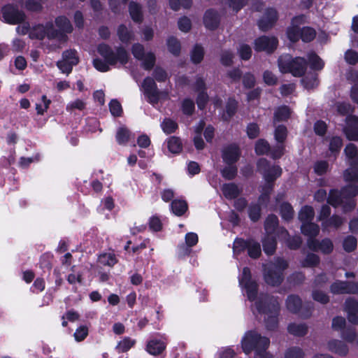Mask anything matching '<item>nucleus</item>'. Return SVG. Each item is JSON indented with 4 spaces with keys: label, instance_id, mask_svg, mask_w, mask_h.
Segmentation results:
<instances>
[{
    "label": "nucleus",
    "instance_id": "nucleus-1",
    "mask_svg": "<svg viewBox=\"0 0 358 358\" xmlns=\"http://www.w3.org/2000/svg\"><path fill=\"white\" fill-rule=\"evenodd\" d=\"M240 286L245 290L249 301H255L251 309L254 315H263L266 327L273 330L278 326L280 305L278 300L266 294L257 296V284L251 279L250 271L248 267L243 269L238 278Z\"/></svg>",
    "mask_w": 358,
    "mask_h": 358
},
{
    "label": "nucleus",
    "instance_id": "nucleus-2",
    "mask_svg": "<svg viewBox=\"0 0 358 358\" xmlns=\"http://www.w3.org/2000/svg\"><path fill=\"white\" fill-rule=\"evenodd\" d=\"M98 52L105 61L95 59L93 64L96 69L101 72L109 71V65L115 66L117 64L124 65L128 62L129 54L122 47H118L114 51L109 45L102 43L98 46Z\"/></svg>",
    "mask_w": 358,
    "mask_h": 358
},
{
    "label": "nucleus",
    "instance_id": "nucleus-3",
    "mask_svg": "<svg viewBox=\"0 0 358 358\" xmlns=\"http://www.w3.org/2000/svg\"><path fill=\"white\" fill-rule=\"evenodd\" d=\"M270 344V340L262 336L255 331H247L241 339V347L243 352L248 355L255 351V358H271V355L266 352Z\"/></svg>",
    "mask_w": 358,
    "mask_h": 358
},
{
    "label": "nucleus",
    "instance_id": "nucleus-4",
    "mask_svg": "<svg viewBox=\"0 0 358 358\" xmlns=\"http://www.w3.org/2000/svg\"><path fill=\"white\" fill-rule=\"evenodd\" d=\"M258 171L263 175L265 184L262 187L259 201L262 204L266 203L268 195L273 188V182L281 176L282 169L279 166H271L267 159L262 158L257 162Z\"/></svg>",
    "mask_w": 358,
    "mask_h": 358
},
{
    "label": "nucleus",
    "instance_id": "nucleus-5",
    "mask_svg": "<svg viewBox=\"0 0 358 358\" xmlns=\"http://www.w3.org/2000/svg\"><path fill=\"white\" fill-rule=\"evenodd\" d=\"M358 193V186L349 185L342 189L341 192L331 190L328 197V203L334 207L342 206L345 212L355 208L353 197Z\"/></svg>",
    "mask_w": 358,
    "mask_h": 358
},
{
    "label": "nucleus",
    "instance_id": "nucleus-6",
    "mask_svg": "<svg viewBox=\"0 0 358 358\" xmlns=\"http://www.w3.org/2000/svg\"><path fill=\"white\" fill-rule=\"evenodd\" d=\"M287 266V262L281 258L276 259L275 262L264 264L265 282L272 286L280 285L283 280V271Z\"/></svg>",
    "mask_w": 358,
    "mask_h": 358
},
{
    "label": "nucleus",
    "instance_id": "nucleus-7",
    "mask_svg": "<svg viewBox=\"0 0 358 358\" xmlns=\"http://www.w3.org/2000/svg\"><path fill=\"white\" fill-rule=\"evenodd\" d=\"M278 66L282 73H290L294 76L300 77L306 70L307 62L303 57L292 59L289 55H284L278 59Z\"/></svg>",
    "mask_w": 358,
    "mask_h": 358
},
{
    "label": "nucleus",
    "instance_id": "nucleus-8",
    "mask_svg": "<svg viewBox=\"0 0 358 358\" xmlns=\"http://www.w3.org/2000/svg\"><path fill=\"white\" fill-rule=\"evenodd\" d=\"M29 37L42 40L47 37L50 40L64 41L65 36L60 31H56L52 22H48L45 24H38L31 28Z\"/></svg>",
    "mask_w": 358,
    "mask_h": 358
},
{
    "label": "nucleus",
    "instance_id": "nucleus-9",
    "mask_svg": "<svg viewBox=\"0 0 358 358\" xmlns=\"http://www.w3.org/2000/svg\"><path fill=\"white\" fill-rule=\"evenodd\" d=\"M345 153L350 167L344 172V178L348 182H358V151L357 147L349 143L345 148Z\"/></svg>",
    "mask_w": 358,
    "mask_h": 358
},
{
    "label": "nucleus",
    "instance_id": "nucleus-10",
    "mask_svg": "<svg viewBox=\"0 0 358 358\" xmlns=\"http://www.w3.org/2000/svg\"><path fill=\"white\" fill-rule=\"evenodd\" d=\"M134 57L142 62V66L145 70H150L155 65V56L151 52H145L144 48L140 43L133 45L131 49Z\"/></svg>",
    "mask_w": 358,
    "mask_h": 358
},
{
    "label": "nucleus",
    "instance_id": "nucleus-11",
    "mask_svg": "<svg viewBox=\"0 0 358 358\" xmlns=\"http://www.w3.org/2000/svg\"><path fill=\"white\" fill-rule=\"evenodd\" d=\"M142 87L148 101L153 105L157 103L159 99L161 92L158 91L155 80L152 78L147 77L144 79Z\"/></svg>",
    "mask_w": 358,
    "mask_h": 358
},
{
    "label": "nucleus",
    "instance_id": "nucleus-12",
    "mask_svg": "<svg viewBox=\"0 0 358 358\" xmlns=\"http://www.w3.org/2000/svg\"><path fill=\"white\" fill-rule=\"evenodd\" d=\"M2 13L4 20L10 24L20 23L24 20L25 17L23 12L20 11L17 8L10 4L2 8Z\"/></svg>",
    "mask_w": 358,
    "mask_h": 358
},
{
    "label": "nucleus",
    "instance_id": "nucleus-13",
    "mask_svg": "<svg viewBox=\"0 0 358 358\" xmlns=\"http://www.w3.org/2000/svg\"><path fill=\"white\" fill-rule=\"evenodd\" d=\"M278 41L275 37L261 36L255 41V49L256 51H265L272 52L276 49Z\"/></svg>",
    "mask_w": 358,
    "mask_h": 358
},
{
    "label": "nucleus",
    "instance_id": "nucleus-14",
    "mask_svg": "<svg viewBox=\"0 0 358 358\" xmlns=\"http://www.w3.org/2000/svg\"><path fill=\"white\" fill-rule=\"evenodd\" d=\"M194 89L198 92V96L196 98L197 106L199 109H203L206 107L207 102L208 101V95L206 93V87L204 80L198 77L194 85Z\"/></svg>",
    "mask_w": 358,
    "mask_h": 358
},
{
    "label": "nucleus",
    "instance_id": "nucleus-15",
    "mask_svg": "<svg viewBox=\"0 0 358 358\" xmlns=\"http://www.w3.org/2000/svg\"><path fill=\"white\" fill-rule=\"evenodd\" d=\"M334 294H356L358 292V282L337 281L331 286Z\"/></svg>",
    "mask_w": 358,
    "mask_h": 358
},
{
    "label": "nucleus",
    "instance_id": "nucleus-16",
    "mask_svg": "<svg viewBox=\"0 0 358 358\" xmlns=\"http://www.w3.org/2000/svg\"><path fill=\"white\" fill-rule=\"evenodd\" d=\"M307 245L310 250L320 251L324 254L331 253L334 248L333 243L329 238H324L320 242L316 239H308Z\"/></svg>",
    "mask_w": 358,
    "mask_h": 358
},
{
    "label": "nucleus",
    "instance_id": "nucleus-17",
    "mask_svg": "<svg viewBox=\"0 0 358 358\" xmlns=\"http://www.w3.org/2000/svg\"><path fill=\"white\" fill-rule=\"evenodd\" d=\"M278 20L277 11L274 8H268L258 21L259 28L262 31L270 29Z\"/></svg>",
    "mask_w": 358,
    "mask_h": 358
},
{
    "label": "nucleus",
    "instance_id": "nucleus-18",
    "mask_svg": "<svg viewBox=\"0 0 358 358\" xmlns=\"http://www.w3.org/2000/svg\"><path fill=\"white\" fill-rule=\"evenodd\" d=\"M346 127L344 132L350 141H358V117L348 116L346 117Z\"/></svg>",
    "mask_w": 358,
    "mask_h": 358
},
{
    "label": "nucleus",
    "instance_id": "nucleus-19",
    "mask_svg": "<svg viewBox=\"0 0 358 358\" xmlns=\"http://www.w3.org/2000/svg\"><path fill=\"white\" fill-rule=\"evenodd\" d=\"M241 152L236 145L225 147L222 150V159L229 165L234 164L240 157Z\"/></svg>",
    "mask_w": 358,
    "mask_h": 358
},
{
    "label": "nucleus",
    "instance_id": "nucleus-20",
    "mask_svg": "<svg viewBox=\"0 0 358 358\" xmlns=\"http://www.w3.org/2000/svg\"><path fill=\"white\" fill-rule=\"evenodd\" d=\"M345 310L348 313V319L350 322L358 324V301L349 298L345 303Z\"/></svg>",
    "mask_w": 358,
    "mask_h": 358
},
{
    "label": "nucleus",
    "instance_id": "nucleus-21",
    "mask_svg": "<svg viewBox=\"0 0 358 358\" xmlns=\"http://www.w3.org/2000/svg\"><path fill=\"white\" fill-rule=\"evenodd\" d=\"M306 22V16L301 15L294 17L292 20V26L288 28L287 34L289 39L292 41H296L299 38L298 26Z\"/></svg>",
    "mask_w": 358,
    "mask_h": 358
},
{
    "label": "nucleus",
    "instance_id": "nucleus-22",
    "mask_svg": "<svg viewBox=\"0 0 358 358\" xmlns=\"http://www.w3.org/2000/svg\"><path fill=\"white\" fill-rule=\"evenodd\" d=\"M56 26L58 29L56 31H60L65 36L64 41H57L59 43H65L68 39L67 34L71 33L73 31V27L69 20L65 16H59L55 19Z\"/></svg>",
    "mask_w": 358,
    "mask_h": 358
},
{
    "label": "nucleus",
    "instance_id": "nucleus-23",
    "mask_svg": "<svg viewBox=\"0 0 358 358\" xmlns=\"http://www.w3.org/2000/svg\"><path fill=\"white\" fill-rule=\"evenodd\" d=\"M221 190L224 197L230 200L236 199L242 191L241 188L232 182L224 184L221 187Z\"/></svg>",
    "mask_w": 358,
    "mask_h": 358
},
{
    "label": "nucleus",
    "instance_id": "nucleus-24",
    "mask_svg": "<svg viewBox=\"0 0 358 358\" xmlns=\"http://www.w3.org/2000/svg\"><path fill=\"white\" fill-rule=\"evenodd\" d=\"M203 22L206 28L215 29L219 24L220 17L213 10H208L204 15Z\"/></svg>",
    "mask_w": 358,
    "mask_h": 358
},
{
    "label": "nucleus",
    "instance_id": "nucleus-25",
    "mask_svg": "<svg viewBox=\"0 0 358 358\" xmlns=\"http://www.w3.org/2000/svg\"><path fill=\"white\" fill-rule=\"evenodd\" d=\"M185 244L186 246H181L180 248V254L182 255H189L191 252V247L194 246L198 243V236L196 233L189 232L185 235Z\"/></svg>",
    "mask_w": 358,
    "mask_h": 358
},
{
    "label": "nucleus",
    "instance_id": "nucleus-26",
    "mask_svg": "<svg viewBox=\"0 0 358 358\" xmlns=\"http://www.w3.org/2000/svg\"><path fill=\"white\" fill-rule=\"evenodd\" d=\"M301 232L308 237V239H315L320 232L319 226L313 222H306L301 224Z\"/></svg>",
    "mask_w": 358,
    "mask_h": 358
},
{
    "label": "nucleus",
    "instance_id": "nucleus-27",
    "mask_svg": "<svg viewBox=\"0 0 358 358\" xmlns=\"http://www.w3.org/2000/svg\"><path fill=\"white\" fill-rule=\"evenodd\" d=\"M262 245L263 250L266 255H273L276 248V241L274 234H266V236L262 241Z\"/></svg>",
    "mask_w": 358,
    "mask_h": 358
},
{
    "label": "nucleus",
    "instance_id": "nucleus-28",
    "mask_svg": "<svg viewBox=\"0 0 358 358\" xmlns=\"http://www.w3.org/2000/svg\"><path fill=\"white\" fill-rule=\"evenodd\" d=\"M166 348V344L159 340L153 339L150 341L146 347L148 353L152 355L160 354Z\"/></svg>",
    "mask_w": 358,
    "mask_h": 358
},
{
    "label": "nucleus",
    "instance_id": "nucleus-29",
    "mask_svg": "<svg viewBox=\"0 0 358 358\" xmlns=\"http://www.w3.org/2000/svg\"><path fill=\"white\" fill-rule=\"evenodd\" d=\"M117 36L123 43H129L134 38V34L131 29H128L125 25L121 24L117 28Z\"/></svg>",
    "mask_w": 358,
    "mask_h": 358
},
{
    "label": "nucleus",
    "instance_id": "nucleus-30",
    "mask_svg": "<svg viewBox=\"0 0 358 358\" xmlns=\"http://www.w3.org/2000/svg\"><path fill=\"white\" fill-rule=\"evenodd\" d=\"M171 208L174 215L181 216L187 210L188 206L185 201L175 199L171 202Z\"/></svg>",
    "mask_w": 358,
    "mask_h": 358
},
{
    "label": "nucleus",
    "instance_id": "nucleus-31",
    "mask_svg": "<svg viewBox=\"0 0 358 358\" xmlns=\"http://www.w3.org/2000/svg\"><path fill=\"white\" fill-rule=\"evenodd\" d=\"M315 216V212L313 207L310 206H305L301 208L299 213V219L303 223L313 222Z\"/></svg>",
    "mask_w": 358,
    "mask_h": 358
},
{
    "label": "nucleus",
    "instance_id": "nucleus-32",
    "mask_svg": "<svg viewBox=\"0 0 358 358\" xmlns=\"http://www.w3.org/2000/svg\"><path fill=\"white\" fill-rule=\"evenodd\" d=\"M289 334L296 336H303L307 334L308 327L303 323H291L287 327Z\"/></svg>",
    "mask_w": 358,
    "mask_h": 358
},
{
    "label": "nucleus",
    "instance_id": "nucleus-33",
    "mask_svg": "<svg viewBox=\"0 0 358 358\" xmlns=\"http://www.w3.org/2000/svg\"><path fill=\"white\" fill-rule=\"evenodd\" d=\"M301 300L296 295H290L286 300V306L289 311L296 313L301 308Z\"/></svg>",
    "mask_w": 358,
    "mask_h": 358
},
{
    "label": "nucleus",
    "instance_id": "nucleus-34",
    "mask_svg": "<svg viewBox=\"0 0 358 358\" xmlns=\"http://www.w3.org/2000/svg\"><path fill=\"white\" fill-rule=\"evenodd\" d=\"M329 349L340 355H345L348 352V346L341 341H332L328 344Z\"/></svg>",
    "mask_w": 358,
    "mask_h": 358
},
{
    "label": "nucleus",
    "instance_id": "nucleus-35",
    "mask_svg": "<svg viewBox=\"0 0 358 358\" xmlns=\"http://www.w3.org/2000/svg\"><path fill=\"white\" fill-rule=\"evenodd\" d=\"M131 137L134 138V135L126 127H120L117 131L116 140L120 145H125Z\"/></svg>",
    "mask_w": 358,
    "mask_h": 358
},
{
    "label": "nucleus",
    "instance_id": "nucleus-36",
    "mask_svg": "<svg viewBox=\"0 0 358 358\" xmlns=\"http://www.w3.org/2000/svg\"><path fill=\"white\" fill-rule=\"evenodd\" d=\"M278 224V219L276 215H268L264 224V229L266 232V234H273L276 230Z\"/></svg>",
    "mask_w": 358,
    "mask_h": 358
},
{
    "label": "nucleus",
    "instance_id": "nucleus-37",
    "mask_svg": "<svg viewBox=\"0 0 358 358\" xmlns=\"http://www.w3.org/2000/svg\"><path fill=\"white\" fill-rule=\"evenodd\" d=\"M136 343V341L129 337H124L122 341L118 342L115 347L116 350L119 352H125L130 350Z\"/></svg>",
    "mask_w": 358,
    "mask_h": 358
},
{
    "label": "nucleus",
    "instance_id": "nucleus-38",
    "mask_svg": "<svg viewBox=\"0 0 358 358\" xmlns=\"http://www.w3.org/2000/svg\"><path fill=\"white\" fill-rule=\"evenodd\" d=\"M167 147L169 150L173 153L178 154L182 150V143L179 138L171 136L167 139Z\"/></svg>",
    "mask_w": 358,
    "mask_h": 358
},
{
    "label": "nucleus",
    "instance_id": "nucleus-39",
    "mask_svg": "<svg viewBox=\"0 0 358 358\" xmlns=\"http://www.w3.org/2000/svg\"><path fill=\"white\" fill-rule=\"evenodd\" d=\"M129 13L132 20L136 22L142 21L143 15L141 12V7L139 4L131 1L129 3Z\"/></svg>",
    "mask_w": 358,
    "mask_h": 358
},
{
    "label": "nucleus",
    "instance_id": "nucleus-40",
    "mask_svg": "<svg viewBox=\"0 0 358 358\" xmlns=\"http://www.w3.org/2000/svg\"><path fill=\"white\" fill-rule=\"evenodd\" d=\"M290 113V109L287 106L278 108L274 113V122L287 120Z\"/></svg>",
    "mask_w": 358,
    "mask_h": 358
},
{
    "label": "nucleus",
    "instance_id": "nucleus-41",
    "mask_svg": "<svg viewBox=\"0 0 358 358\" xmlns=\"http://www.w3.org/2000/svg\"><path fill=\"white\" fill-rule=\"evenodd\" d=\"M343 219L338 215H333L322 223L324 230H328L330 227L338 228L343 223Z\"/></svg>",
    "mask_w": 358,
    "mask_h": 358
},
{
    "label": "nucleus",
    "instance_id": "nucleus-42",
    "mask_svg": "<svg viewBox=\"0 0 358 358\" xmlns=\"http://www.w3.org/2000/svg\"><path fill=\"white\" fill-rule=\"evenodd\" d=\"M341 337L350 343H356L358 344V335L355 329L352 327H345L341 331Z\"/></svg>",
    "mask_w": 358,
    "mask_h": 358
},
{
    "label": "nucleus",
    "instance_id": "nucleus-43",
    "mask_svg": "<svg viewBox=\"0 0 358 358\" xmlns=\"http://www.w3.org/2000/svg\"><path fill=\"white\" fill-rule=\"evenodd\" d=\"M98 262L101 265L112 267L117 263V259L114 254L103 253L99 255Z\"/></svg>",
    "mask_w": 358,
    "mask_h": 358
},
{
    "label": "nucleus",
    "instance_id": "nucleus-44",
    "mask_svg": "<svg viewBox=\"0 0 358 358\" xmlns=\"http://www.w3.org/2000/svg\"><path fill=\"white\" fill-rule=\"evenodd\" d=\"M247 249L248 255L252 258L256 259L261 255L260 244L253 240L248 241Z\"/></svg>",
    "mask_w": 358,
    "mask_h": 358
},
{
    "label": "nucleus",
    "instance_id": "nucleus-45",
    "mask_svg": "<svg viewBox=\"0 0 358 358\" xmlns=\"http://www.w3.org/2000/svg\"><path fill=\"white\" fill-rule=\"evenodd\" d=\"M299 35L303 41L310 42L315 38L316 33L313 28L306 27L301 30L299 29Z\"/></svg>",
    "mask_w": 358,
    "mask_h": 358
},
{
    "label": "nucleus",
    "instance_id": "nucleus-46",
    "mask_svg": "<svg viewBox=\"0 0 358 358\" xmlns=\"http://www.w3.org/2000/svg\"><path fill=\"white\" fill-rule=\"evenodd\" d=\"M86 107V102L80 99H76L73 101L69 102L66 106V110L68 112L72 113L75 110L80 111L83 110Z\"/></svg>",
    "mask_w": 358,
    "mask_h": 358
},
{
    "label": "nucleus",
    "instance_id": "nucleus-47",
    "mask_svg": "<svg viewBox=\"0 0 358 358\" xmlns=\"http://www.w3.org/2000/svg\"><path fill=\"white\" fill-rule=\"evenodd\" d=\"M236 108L237 101L233 98H229L226 106V114L223 115V118L225 120H228L235 114Z\"/></svg>",
    "mask_w": 358,
    "mask_h": 358
},
{
    "label": "nucleus",
    "instance_id": "nucleus-48",
    "mask_svg": "<svg viewBox=\"0 0 358 358\" xmlns=\"http://www.w3.org/2000/svg\"><path fill=\"white\" fill-rule=\"evenodd\" d=\"M161 127L165 134H169L175 132L178 129V124L171 119L166 118L161 123Z\"/></svg>",
    "mask_w": 358,
    "mask_h": 358
},
{
    "label": "nucleus",
    "instance_id": "nucleus-49",
    "mask_svg": "<svg viewBox=\"0 0 358 358\" xmlns=\"http://www.w3.org/2000/svg\"><path fill=\"white\" fill-rule=\"evenodd\" d=\"M308 61L311 69L315 70H321L324 67V62L315 53L312 52L308 55Z\"/></svg>",
    "mask_w": 358,
    "mask_h": 358
},
{
    "label": "nucleus",
    "instance_id": "nucleus-50",
    "mask_svg": "<svg viewBox=\"0 0 358 358\" xmlns=\"http://www.w3.org/2000/svg\"><path fill=\"white\" fill-rule=\"evenodd\" d=\"M301 83L305 88L308 90L313 89L318 85V80L316 74L307 76L301 80Z\"/></svg>",
    "mask_w": 358,
    "mask_h": 358
},
{
    "label": "nucleus",
    "instance_id": "nucleus-51",
    "mask_svg": "<svg viewBox=\"0 0 358 358\" xmlns=\"http://www.w3.org/2000/svg\"><path fill=\"white\" fill-rule=\"evenodd\" d=\"M280 214L284 220H289L294 215L292 206L288 203H282L280 206Z\"/></svg>",
    "mask_w": 358,
    "mask_h": 358
},
{
    "label": "nucleus",
    "instance_id": "nucleus-52",
    "mask_svg": "<svg viewBox=\"0 0 358 358\" xmlns=\"http://www.w3.org/2000/svg\"><path fill=\"white\" fill-rule=\"evenodd\" d=\"M248 245V241H245L241 238H236L234 242L233 251L234 255L236 257L241 252L247 249Z\"/></svg>",
    "mask_w": 358,
    "mask_h": 358
},
{
    "label": "nucleus",
    "instance_id": "nucleus-53",
    "mask_svg": "<svg viewBox=\"0 0 358 358\" xmlns=\"http://www.w3.org/2000/svg\"><path fill=\"white\" fill-rule=\"evenodd\" d=\"M203 55L204 52L203 48L199 45H196L191 53L192 61L195 64L201 62L203 59Z\"/></svg>",
    "mask_w": 358,
    "mask_h": 358
},
{
    "label": "nucleus",
    "instance_id": "nucleus-54",
    "mask_svg": "<svg viewBox=\"0 0 358 358\" xmlns=\"http://www.w3.org/2000/svg\"><path fill=\"white\" fill-rule=\"evenodd\" d=\"M319 262V257L317 255L310 253L301 262V266L303 267H313L317 265Z\"/></svg>",
    "mask_w": 358,
    "mask_h": 358
},
{
    "label": "nucleus",
    "instance_id": "nucleus-55",
    "mask_svg": "<svg viewBox=\"0 0 358 358\" xmlns=\"http://www.w3.org/2000/svg\"><path fill=\"white\" fill-rule=\"evenodd\" d=\"M270 150V146L267 141L264 139H259L255 145V152L257 155L267 154Z\"/></svg>",
    "mask_w": 358,
    "mask_h": 358
},
{
    "label": "nucleus",
    "instance_id": "nucleus-56",
    "mask_svg": "<svg viewBox=\"0 0 358 358\" xmlns=\"http://www.w3.org/2000/svg\"><path fill=\"white\" fill-rule=\"evenodd\" d=\"M167 45L169 52L174 55H178L180 50V44L174 37H170L167 40Z\"/></svg>",
    "mask_w": 358,
    "mask_h": 358
},
{
    "label": "nucleus",
    "instance_id": "nucleus-57",
    "mask_svg": "<svg viewBox=\"0 0 358 358\" xmlns=\"http://www.w3.org/2000/svg\"><path fill=\"white\" fill-rule=\"evenodd\" d=\"M222 177L227 180L234 179L237 174V167L232 164L226 166L221 171Z\"/></svg>",
    "mask_w": 358,
    "mask_h": 358
},
{
    "label": "nucleus",
    "instance_id": "nucleus-58",
    "mask_svg": "<svg viewBox=\"0 0 358 358\" xmlns=\"http://www.w3.org/2000/svg\"><path fill=\"white\" fill-rule=\"evenodd\" d=\"M171 8L174 10H178L180 7L188 8L192 5V0H169Z\"/></svg>",
    "mask_w": 358,
    "mask_h": 358
},
{
    "label": "nucleus",
    "instance_id": "nucleus-59",
    "mask_svg": "<svg viewBox=\"0 0 358 358\" xmlns=\"http://www.w3.org/2000/svg\"><path fill=\"white\" fill-rule=\"evenodd\" d=\"M62 57L73 65H76L79 62L77 52L74 50L64 51L62 54Z\"/></svg>",
    "mask_w": 358,
    "mask_h": 358
},
{
    "label": "nucleus",
    "instance_id": "nucleus-60",
    "mask_svg": "<svg viewBox=\"0 0 358 358\" xmlns=\"http://www.w3.org/2000/svg\"><path fill=\"white\" fill-rule=\"evenodd\" d=\"M287 128L283 125H279L275 129V138L276 141L282 143L287 137Z\"/></svg>",
    "mask_w": 358,
    "mask_h": 358
},
{
    "label": "nucleus",
    "instance_id": "nucleus-61",
    "mask_svg": "<svg viewBox=\"0 0 358 358\" xmlns=\"http://www.w3.org/2000/svg\"><path fill=\"white\" fill-rule=\"evenodd\" d=\"M110 112L113 116L119 117L122 113V106L116 99L112 100L109 103Z\"/></svg>",
    "mask_w": 358,
    "mask_h": 358
},
{
    "label": "nucleus",
    "instance_id": "nucleus-62",
    "mask_svg": "<svg viewBox=\"0 0 358 358\" xmlns=\"http://www.w3.org/2000/svg\"><path fill=\"white\" fill-rule=\"evenodd\" d=\"M41 102V103L36 104V110L39 115H43L48 110L51 101L47 99L45 95H43Z\"/></svg>",
    "mask_w": 358,
    "mask_h": 358
},
{
    "label": "nucleus",
    "instance_id": "nucleus-63",
    "mask_svg": "<svg viewBox=\"0 0 358 358\" xmlns=\"http://www.w3.org/2000/svg\"><path fill=\"white\" fill-rule=\"evenodd\" d=\"M304 353L300 348L293 347L287 350L285 358H303Z\"/></svg>",
    "mask_w": 358,
    "mask_h": 358
},
{
    "label": "nucleus",
    "instance_id": "nucleus-64",
    "mask_svg": "<svg viewBox=\"0 0 358 358\" xmlns=\"http://www.w3.org/2000/svg\"><path fill=\"white\" fill-rule=\"evenodd\" d=\"M343 145L342 139L340 137H332L329 143V150L332 153L338 152Z\"/></svg>",
    "mask_w": 358,
    "mask_h": 358
}]
</instances>
